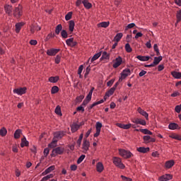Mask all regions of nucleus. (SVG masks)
Segmentation results:
<instances>
[{
  "mask_svg": "<svg viewBox=\"0 0 181 181\" xmlns=\"http://www.w3.org/2000/svg\"><path fill=\"white\" fill-rule=\"evenodd\" d=\"M22 15H23V7L22 5L18 4V6L15 7L13 10V16L16 19H19Z\"/></svg>",
  "mask_w": 181,
  "mask_h": 181,
  "instance_id": "1",
  "label": "nucleus"
},
{
  "mask_svg": "<svg viewBox=\"0 0 181 181\" xmlns=\"http://www.w3.org/2000/svg\"><path fill=\"white\" fill-rule=\"evenodd\" d=\"M112 162L116 168H118L119 169H125V165L122 163V160L121 159V158L113 157Z\"/></svg>",
  "mask_w": 181,
  "mask_h": 181,
  "instance_id": "2",
  "label": "nucleus"
},
{
  "mask_svg": "<svg viewBox=\"0 0 181 181\" xmlns=\"http://www.w3.org/2000/svg\"><path fill=\"white\" fill-rule=\"evenodd\" d=\"M119 154L122 158H124V159H129L134 156V154H132L129 151L122 148L119 149Z\"/></svg>",
  "mask_w": 181,
  "mask_h": 181,
  "instance_id": "3",
  "label": "nucleus"
},
{
  "mask_svg": "<svg viewBox=\"0 0 181 181\" xmlns=\"http://www.w3.org/2000/svg\"><path fill=\"white\" fill-rule=\"evenodd\" d=\"M63 153H64V148L59 146L52 150L50 156L51 158H56L57 155H63Z\"/></svg>",
  "mask_w": 181,
  "mask_h": 181,
  "instance_id": "4",
  "label": "nucleus"
},
{
  "mask_svg": "<svg viewBox=\"0 0 181 181\" xmlns=\"http://www.w3.org/2000/svg\"><path fill=\"white\" fill-rule=\"evenodd\" d=\"M101 128H103V123L100 122H97L95 124L96 132L94 134V138H97L100 136V134L101 132Z\"/></svg>",
  "mask_w": 181,
  "mask_h": 181,
  "instance_id": "5",
  "label": "nucleus"
},
{
  "mask_svg": "<svg viewBox=\"0 0 181 181\" xmlns=\"http://www.w3.org/2000/svg\"><path fill=\"white\" fill-rule=\"evenodd\" d=\"M28 90V88L23 87V88H18L13 89L14 94H18V95H23V94H26V90Z\"/></svg>",
  "mask_w": 181,
  "mask_h": 181,
  "instance_id": "6",
  "label": "nucleus"
},
{
  "mask_svg": "<svg viewBox=\"0 0 181 181\" xmlns=\"http://www.w3.org/2000/svg\"><path fill=\"white\" fill-rule=\"evenodd\" d=\"M173 179V175L172 174H165L158 177L159 181H169Z\"/></svg>",
  "mask_w": 181,
  "mask_h": 181,
  "instance_id": "7",
  "label": "nucleus"
},
{
  "mask_svg": "<svg viewBox=\"0 0 181 181\" xmlns=\"http://www.w3.org/2000/svg\"><path fill=\"white\" fill-rule=\"evenodd\" d=\"M82 149L83 151H85V152H87L90 149V141H88V139L86 138L83 139Z\"/></svg>",
  "mask_w": 181,
  "mask_h": 181,
  "instance_id": "8",
  "label": "nucleus"
},
{
  "mask_svg": "<svg viewBox=\"0 0 181 181\" xmlns=\"http://www.w3.org/2000/svg\"><path fill=\"white\" fill-rule=\"evenodd\" d=\"M66 131H58L54 133V138L57 139H62L63 136H66Z\"/></svg>",
  "mask_w": 181,
  "mask_h": 181,
  "instance_id": "9",
  "label": "nucleus"
},
{
  "mask_svg": "<svg viewBox=\"0 0 181 181\" xmlns=\"http://www.w3.org/2000/svg\"><path fill=\"white\" fill-rule=\"evenodd\" d=\"M121 64H122V57L119 56L115 59V63L113 64L112 67L113 69H117Z\"/></svg>",
  "mask_w": 181,
  "mask_h": 181,
  "instance_id": "10",
  "label": "nucleus"
},
{
  "mask_svg": "<svg viewBox=\"0 0 181 181\" xmlns=\"http://www.w3.org/2000/svg\"><path fill=\"white\" fill-rule=\"evenodd\" d=\"M4 11L8 16H11V15H12V11H13V7L12 5L5 4Z\"/></svg>",
  "mask_w": 181,
  "mask_h": 181,
  "instance_id": "11",
  "label": "nucleus"
},
{
  "mask_svg": "<svg viewBox=\"0 0 181 181\" xmlns=\"http://www.w3.org/2000/svg\"><path fill=\"white\" fill-rule=\"evenodd\" d=\"M59 52H60V49L52 48L47 50V56H56Z\"/></svg>",
  "mask_w": 181,
  "mask_h": 181,
  "instance_id": "12",
  "label": "nucleus"
},
{
  "mask_svg": "<svg viewBox=\"0 0 181 181\" xmlns=\"http://www.w3.org/2000/svg\"><path fill=\"white\" fill-rule=\"evenodd\" d=\"M143 141L144 144H151V142H156V139L151 137V136H144Z\"/></svg>",
  "mask_w": 181,
  "mask_h": 181,
  "instance_id": "13",
  "label": "nucleus"
},
{
  "mask_svg": "<svg viewBox=\"0 0 181 181\" xmlns=\"http://www.w3.org/2000/svg\"><path fill=\"white\" fill-rule=\"evenodd\" d=\"M132 122H134V124H136V125H146V121L140 118L134 119Z\"/></svg>",
  "mask_w": 181,
  "mask_h": 181,
  "instance_id": "14",
  "label": "nucleus"
},
{
  "mask_svg": "<svg viewBox=\"0 0 181 181\" xmlns=\"http://www.w3.org/2000/svg\"><path fill=\"white\" fill-rule=\"evenodd\" d=\"M137 111L139 114L143 115V117H144L147 121L149 119V114H148V112H146L145 110H142V108L139 107L137 109Z\"/></svg>",
  "mask_w": 181,
  "mask_h": 181,
  "instance_id": "15",
  "label": "nucleus"
},
{
  "mask_svg": "<svg viewBox=\"0 0 181 181\" xmlns=\"http://www.w3.org/2000/svg\"><path fill=\"white\" fill-rule=\"evenodd\" d=\"M129 74H131V69H124L122 73L120 74V76L123 78H127V77L128 76H129Z\"/></svg>",
  "mask_w": 181,
  "mask_h": 181,
  "instance_id": "16",
  "label": "nucleus"
},
{
  "mask_svg": "<svg viewBox=\"0 0 181 181\" xmlns=\"http://www.w3.org/2000/svg\"><path fill=\"white\" fill-rule=\"evenodd\" d=\"M173 166H175V160H168L165 163V169H170L171 168H173Z\"/></svg>",
  "mask_w": 181,
  "mask_h": 181,
  "instance_id": "17",
  "label": "nucleus"
},
{
  "mask_svg": "<svg viewBox=\"0 0 181 181\" xmlns=\"http://www.w3.org/2000/svg\"><path fill=\"white\" fill-rule=\"evenodd\" d=\"M56 169V166L51 165L48 168H47L42 173V176H45V175H48V173H50V172H53Z\"/></svg>",
  "mask_w": 181,
  "mask_h": 181,
  "instance_id": "18",
  "label": "nucleus"
},
{
  "mask_svg": "<svg viewBox=\"0 0 181 181\" xmlns=\"http://www.w3.org/2000/svg\"><path fill=\"white\" fill-rule=\"evenodd\" d=\"M117 126L119 127V128H122V129H129V128H131L132 124L129 123L125 124L122 123H117Z\"/></svg>",
  "mask_w": 181,
  "mask_h": 181,
  "instance_id": "19",
  "label": "nucleus"
},
{
  "mask_svg": "<svg viewBox=\"0 0 181 181\" xmlns=\"http://www.w3.org/2000/svg\"><path fill=\"white\" fill-rule=\"evenodd\" d=\"M168 128L173 131L175 129H180V127H179V124L175 122L170 123L168 125Z\"/></svg>",
  "mask_w": 181,
  "mask_h": 181,
  "instance_id": "20",
  "label": "nucleus"
},
{
  "mask_svg": "<svg viewBox=\"0 0 181 181\" xmlns=\"http://www.w3.org/2000/svg\"><path fill=\"white\" fill-rule=\"evenodd\" d=\"M74 26H76V23H74V21L71 20L69 22V30L71 32V33H73L74 32Z\"/></svg>",
  "mask_w": 181,
  "mask_h": 181,
  "instance_id": "21",
  "label": "nucleus"
},
{
  "mask_svg": "<svg viewBox=\"0 0 181 181\" xmlns=\"http://www.w3.org/2000/svg\"><path fill=\"white\" fill-rule=\"evenodd\" d=\"M103 103H104V99H102L99 101L93 103L92 105H90L89 107H88V111L93 110V108H94V107H95V105H99V104H103Z\"/></svg>",
  "mask_w": 181,
  "mask_h": 181,
  "instance_id": "22",
  "label": "nucleus"
},
{
  "mask_svg": "<svg viewBox=\"0 0 181 181\" xmlns=\"http://www.w3.org/2000/svg\"><path fill=\"white\" fill-rule=\"evenodd\" d=\"M151 151V148L149 147H139L137 148V151L140 152V153H147V152H149Z\"/></svg>",
  "mask_w": 181,
  "mask_h": 181,
  "instance_id": "23",
  "label": "nucleus"
},
{
  "mask_svg": "<svg viewBox=\"0 0 181 181\" xmlns=\"http://www.w3.org/2000/svg\"><path fill=\"white\" fill-rule=\"evenodd\" d=\"M96 170L99 173H101V172H103V170H104V165H103V163L98 162L96 164Z\"/></svg>",
  "mask_w": 181,
  "mask_h": 181,
  "instance_id": "24",
  "label": "nucleus"
},
{
  "mask_svg": "<svg viewBox=\"0 0 181 181\" xmlns=\"http://www.w3.org/2000/svg\"><path fill=\"white\" fill-rule=\"evenodd\" d=\"M136 59H138V60H140V62H148L149 61V59H151V57L139 55L136 57Z\"/></svg>",
  "mask_w": 181,
  "mask_h": 181,
  "instance_id": "25",
  "label": "nucleus"
},
{
  "mask_svg": "<svg viewBox=\"0 0 181 181\" xmlns=\"http://www.w3.org/2000/svg\"><path fill=\"white\" fill-rule=\"evenodd\" d=\"M82 4H83V6L86 8V9H91V8H93V4L88 2V0H83Z\"/></svg>",
  "mask_w": 181,
  "mask_h": 181,
  "instance_id": "26",
  "label": "nucleus"
},
{
  "mask_svg": "<svg viewBox=\"0 0 181 181\" xmlns=\"http://www.w3.org/2000/svg\"><path fill=\"white\" fill-rule=\"evenodd\" d=\"M21 148H25V146H29V141L26 140V137H23L21 139Z\"/></svg>",
  "mask_w": 181,
  "mask_h": 181,
  "instance_id": "27",
  "label": "nucleus"
},
{
  "mask_svg": "<svg viewBox=\"0 0 181 181\" xmlns=\"http://www.w3.org/2000/svg\"><path fill=\"white\" fill-rule=\"evenodd\" d=\"M78 129H80V125L77 124H74L71 126V131L73 134H74V132H77Z\"/></svg>",
  "mask_w": 181,
  "mask_h": 181,
  "instance_id": "28",
  "label": "nucleus"
},
{
  "mask_svg": "<svg viewBox=\"0 0 181 181\" xmlns=\"http://www.w3.org/2000/svg\"><path fill=\"white\" fill-rule=\"evenodd\" d=\"M25 25V23H18L16 24V33H19L21 32V29H22V26Z\"/></svg>",
  "mask_w": 181,
  "mask_h": 181,
  "instance_id": "29",
  "label": "nucleus"
},
{
  "mask_svg": "<svg viewBox=\"0 0 181 181\" xmlns=\"http://www.w3.org/2000/svg\"><path fill=\"white\" fill-rule=\"evenodd\" d=\"M162 59H163L162 56L155 57L154 61L153 62V64L154 66H158V64L162 62Z\"/></svg>",
  "mask_w": 181,
  "mask_h": 181,
  "instance_id": "30",
  "label": "nucleus"
},
{
  "mask_svg": "<svg viewBox=\"0 0 181 181\" xmlns=\"http://www.w3.org/2000/svg\"><path fill=\"white\" fill-rule=\"evenodd\" d=\"M122 36H124V35L122 34V33H117L115 37H114V42H119V40H121V39H122Z\"/></svg>",
  "mask_w": 181,
  "mask_h": 181,
  "instance_id": "31",
  "label": "nucleus"
},
{
  "mask_svg": "<svg viewBox=\"0 0 181 181\" xmlns=\"http://www.w3.org/2000/svg\"><path fill=\"white\" fill-rule=\"evenodd\" d=\"M21 134H22V130L21 129H16L14 132L15 139H19L21 138Z\"/></svg>",
  "mask_w": 181,
  "mask_h": 181,
  "instance_id": "32",
  "label": "nucleus"
},
{
  "mask_svg": "<svg viewBox=\"0 0 181 181\" xmlns=\"http://www.w3.org/2000/svg\"><path fill=\"white\" fill-rule=\"evenodd\" d=\"M171 76L174 77V78H181V72H177V71H172L171 72Z\"/></svg>",
  "mask_w": 181,
  "mask_h": 181,
  "instance_id": "33",
  "label": "nucleus"
},
{
  "mask_svg": "<svg viewBox=\"0 0 181 181\" xmlns=\"http://www.w3.org/2000/svg\"><path fill=\"white\" fill-rule=\"evenodd\" d=\"M98 26L99 28H108L110 26V21H107V22H102V23H100L99 24H98Z\"/></svg>",
  "mask_w": 181,
  "mask_h": 181,
  "instance_id": "34",
  "label": "nucleus"
},
{
  "mask_svg": "<svg viewBox=\"0 0 181 181\" xmlns=\"http://www.w3.org/2000/svg\"><path fill=\"white\" fill-rule=\"evenodd\" d=\"M63 29V26L62 24H59L55 28V34L56 35H60V32H62V30Z\"/></svg>",
  "mask_w": 181,
  "mask_h": 181,
  "instance_id": "35",
  "label": "nucleus"
},
{
  "mask_svg": "<svg viewBox=\"0 0 181 181\" xmlns=\"http://www.w3.org/2000/svg\"><path fill=\"white\" fill-rule=\"evenodd\" d=\"M104 59H106V60H110V54H108L105 51L103 52L100 60H104Z\"/></svg>",
  "mask_w": 181,
  "mask_h": 181,
  "instance_id": "36",
  "label": "nucleus"
},
{
  "mask_svg": "<svg viewBox=\"0 0 181 181\" xmlns=\"http://www.w3.org/2000/svg\"><path fill=\"white\" fill-rule=\"evenodd\" d=\"M114 93H115V88L112 87L107 92L105 93V95L107 97H111V95H112Z\"/></svg>",
  "mask_w": 181,
  "mask_h": 181,
  "instance_id": "37",
  "label": "nucleus"
},
{
  "mask_svg": "<svg viewBox=\"0 0 181 181\" xmlns=\"http://www.w3.org/2000/svg\"><path fill=\"white\" fill-rule=\"evenodd\" d=\"M54 112L55 114H57V115H59V117H62V115H63V114H62V107H60V105H57L56 107Z\"/></svg>",
  "mask_w": 181,
  "mask_h": 181,
  "instance_id": "38",
  "label": "nucleus"
},
{
  "mask_svg": "<svg viewBox=\"0 0 181 181\" xmlns=\"http://www.w3.org/2000/svg\"><path fill=\"white\" fill-rule=\"evenodd\" d=\"M6 134H8L6 128L2 127L0 129V136H6Z\"/></svg>",
  "mask_w": 181,
  "mask_h": 181,
  "instance_id": "39",
  "label": "nucleus"
},
{
  "mask_svg": "<svg viewBox=\"0 0 181 181\" xmlns=\"http://www.w3.org/2000/svg\"><path fill=\"white\" fill-rule=\"evenodd\" d=\"M100 57H101V52L96 53L90 59L91 63H93V62H95V60H97V59L100 58Z\"/></svg>",
  "mask_w": 181,
  "mask_h": 181,
  "instance_id": "40",
  "label": "nucleus"
},
{
  "mask_svg": "<svg viewBox=\"0 0 181 181\" xmlns=\"http://www.w3.org/2000/svg\"><path fill=\"white\" fill-rule=\"evenodd\" d=\"M62 61V54H57L56 57H55V59H54V63L55 64H60V62Z\"/></svg>",
  "mask_w": 181,
  "mask_h": 181,
  "instance_id": "41",
  "label": "nucleus"
},
{
  "mask_svg": "<svg viewBox=\"0 0 181 181\" xmlns=\"http://www.w3.org/2000/svg\"><path fill=\"white\" fill-rule=\"evenodd\" d=\"M59 76H51L49 78V83H57L59 81Z\"/></svg>",
  "mask_w": 181,
  "mask_h": 181,
  "instance_id": "42",
  "label": "nucleus"
},
{
  "mask_svg": "<svg viewBox=\"0 0 181 181\" xmlns=\"http://www.w3.org/2000/svg\"><path fill=\"white\" fill-rule=\"evenodd\" d=\"M61 36L62 39H67V37H69V34L66 30H62L61 31Z\"/></svg>",
  "mask_w": 181,
  "mask_h": 181,
  "instance_id": "43",
  "label": "nucleus"
},
{
  "mask_svg": "<svg viewBox=\"0 0 181 181\" xmlns=\"http://www.w3.org/2000/svg\"><path fill=\"white\" fill-rule=\"evenodd\" d=\"M57 93H59V87L57 86H52L51 89V94H57Z\"/></svg>",
  "mask_w": 181,
  "mask_h": 181,
  "instance_id": "44",
  "label": "nucleus"
},
{
  "mask_svg": "<svg viewBox=\"0 0 181 181\" xmlns=\"http://www.w3.org/2000/svg\"><path fill=\"white\" fill-rule=\"evenodd\" d=\"M124 47L127 53H131V52H132V47H131V45H129V43H127Z\"/></svg>",
  "mask_w": 181,
  "mask_h": 181,
  "instance_id": "45",
  "label": "nucleus"
},
{
  "mask_svg": "<svg viewBox=\"0 0 181 181\" xmlns=\"http://www.w3.org/2000/svg\"><path fill=\"white\" fill-rule=\"evenodd\" d=\"M154 52H156V56H160V52H159V48L158 47V44L153 45Z\"/></svg>",
  "mask_w": 181,
  "mask_h": 181,
  "instance_id": "46",
  "label": "nucleus"
},
{
  "mask_svg": "<svg viewBox=\"0 0 181 181\" xmlns=\"http://www.w3.org/2000/svg\"><path fill=\"white\" fill-rule=\"evenodd\" d=\"M176 18H177V23H179V22H180L181 21V10L177 11Z\"/></svg>",
  "mask_w": 181,
  "mask_h": 181,
  "instance_id": "47",
  "label": "nucleus"
},
{
  "mask_svg": "<svg viewBox=\"0 0 181 181\" xmlns=\"http://www.w3.org/2000/svg\"><path fill=\"white\" fill-rule=\"evenodd\" d=\"M90 71H91V67L89 65L88 66H87V68L86 69V72L84 74L85 78H87V76H88V74H90Z\"/></svg>",
  "mask_w": 181,
  "mask_h": 181,
  "instance_id": "48",
  "label": "nucleus"
},
{
  "mask_svg": "<svg viewBox=\"0 0 181 181\" xmlns=\"http://www.w3.org/2000/svg\"><path fill=\"white\" fill-rule=\"evenodd\" d=\"M73 40H74V37H71L69 39H67L66 40V43L67 46H69V47H71Z\"/></svg>",
  "mask_w": 181,
  "mask_h": 181,
  "instance_id": "49",
  "label": "nucleus"
},
{
  "mask_svg": "<svg viewBox=\"0 0 181 181\" xmlns=\"http://www.w3.org/2000/svg\"><path fill=\"white\" fill-rule=\"evenodd\" d=\"M132 28H135V23H132L128 24L124 30H128V29H132Z\"/></svg>",
  "mask_w": 181,
  "mask_h": 181,
  "instance_id": "50",
  "label": "nucleus"
},
{
  "mask_svg": "<svg viewBox=\"0 0 181 181\" xmlns=\"http://www.w3.org/2000/svg\"><path fill=\"white\" fill-rule=\"evenodd\" d=\"M71 16H73V12L70 11L65 16L66 21H70Z\"/></svg>",
  "mask_w": 181,
  "mask_h": 181,
  "instance_id": "51",
  "label": "nucleus"
},
{
  "mask_svg": "<svg viewBox=\"0 0 181 181\" xmlns=\"http://www.w3.org/2000/svg\"><path fill=\"white\" fill-rule=\"evenodd\" d=\"M86 158V155H81L77 160V163L78 165H79V163H81V162H83V160H84Z\"/></svg>",
  "mask_w": 181,
  "mask_h": 181,
  "instance_id": "52",
  "label": "nucleus"
},
{
  "mask_svg": "<svg viewBox=\"0 0 181 181\" xmlns=\"http://www.w3.org/2000/svg\"><path fill=\"white\" fill-rule=\"evenodd\" d=\"M83 99H84V95H81L76 97V100L78 103H81Z\"/></svg>",
  "mask_w": 181,
  "mask_h": 181,
  "instance_id": "53",
  "label": "nucleus"
},
{
  "mask_svg": "<svg viewBox=\"0 0 181 181\" xmlns=\"http://www.w3.org/2000/svg\"><path fill=\"white\" fill-rule=\"evenodd\" d=\"M120 177H121V179H122L123 181H132V178H131V177H127L124 176V175H121Z\"/></svg>",
  "mask_w": 181,
  "mask_h": 181,
  "instance_id": "54",
  "label": "nucleus"
},
{
  "mask_svg": "<svg viewBox=\"0 0 181 181\" xmlns=\"http://www.w3.org/2000/svg\"><path fill=\"white\" fill-rule=\"evenodd\" d=\"M115 81V78H112V79H111L110 81H109L107 83V87H111V86H112V84H114Z\"/></svg>",
  "mask_w": 181,
  "mask_h": 181,
  "instance_id": "55",
  "label": "nucleus"
},
{
  "mask_svg": "<svg viewBox=\"0 0 181 181\" xmlns=\"http://www.w3.org/2000/svg\"><path fill=\"white\" fill-rule=\"evenodd\" d=\"M70 169L72 172H76V170H77V165L76 164L71 165Z\"/></svg>",
  "mask_w": 181,
  "mask_h": 181,
  "instance_id": "56",
  "label": "nucleus"
},
{
  "mask_svg": "<svg viewBox=\"0 0 181 181\" xmlns=\"http://www.w3.org/2000/svg\"><path fill=\"white\" fill-rule=\"evenodd\" d=\"M54 144H57V140H54L52 141L50 144H48V147L49 148H54V145H53Z\"/></svg>",
  "mask_w": 181,
  "mask_h": 181,
  "instance_id": "57",
  "label": "nucleus"
},
{
  "mask_svg": "<svg viewBox=\"0 0 181 181\" xmlns=\"http://www.w3.org/2000/svg\"><path fill=\"white\" fill-rule=\"evenodd\" d=\"M49 152H50V150L49 149V148H45L44 149V156L45 158H47V155H49Z\"/></svg>",
  "mask_w": 181,
  "mask_h": 181,
  "instance_id": "58",
  "label": "nucleus"
},
{
  "mask_svg": "<svg viewBox=\"0 0 181 181\" xmlns=\"http://www.w3.org/2000/svg\"><path fill=\"white\" fill-rule=\"evenodd\" d=\"M30 45H31L32 46H36V45H37V40H30Z\"/></svg>",
  "mask_w": 181,
  "mask_h": 181,
  "instance_id": "59",
  "label": "nucleus"
},
{
  "mask_svg": "<svg viewBox=\"0 0 181 181\" xmlns=\"http://www.w3.org/2000/svg\"><path fill=\"white\" fill-rule=\"evenodd\" d=\"M76 111L80 112L81 111V112H84V107L83 106H82L81 105L80 106H78V107H76Z\"/></svg>",
  "mask_w": 181,
  "mask_h": 181,
  "instance_id": "60",
  "label": "nucleus"
},
{
  "mask_svg": "<svg viewBox=\"0 0 181 181\" xmlns=\"http://www.w3.org/2000/svg\"><path fill=\"white\" fill-rule=\"evenodd\" d=\"M142 36H144V34H142V33L139 32L136 34L135 35V39H139V37H142Z\"/></svg>",
  "mask_w": 181,
  "mask_h": 181,
  "instance_id": "61",
  "label": "nucleus"
},
{
  "mask_svg": "<svg viewBox=\"0 0 181 181\" xmlns=\"http://www.w3.org/2000/svg\"><path fill=\"white\" fill-rule=\"evenodd\" d=\"M175 112H177V114H180V111H181L180 106L179 105L175 106Z\"/></svg>",
  "mask_w": 181,
  "mask_h": 181,
  "instance_id": "62",
  "label": "nucleus"
},
{
  "mask_svg": "<svg viewBox=\"0 0 181 181\" xmlns=\"http://www.w3.org/2000/svg\"><path fill=\"white\" fill-rule=\"evenodd\" d=\"M179 95H180V93L178 91H175L171 94V97H177Z\"/></svg>",
  "mask_w": 181,
  "mask_h": 181,
  "instance_id": "63",
  "label": "nucleus"
},
{
  "mask_svg": "<svg viewBox=\"0 0 181 181\" xmlns=\"http://www.w3.org/2000/svg\"><path fill=\"white\" fill-rule=\"evenodd\" d=\"M53 37H54V33H51L48 34L47 36V40L52 39Z\"/></svg>",
  "mask_w": 181,
  "mask_h": 181,
  "instance_id": "64",
  "label": "nucleus"
}]
</instances>
